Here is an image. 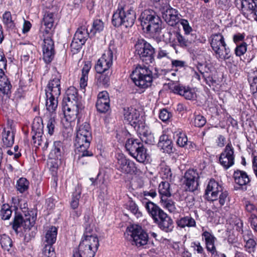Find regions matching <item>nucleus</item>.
Wrapping results in <instances>:
<instances>
[{
  "label": "nucleus",
  "instance_id": "f257e3e1",
  "mask_svg": "<svg viewBox=\"0 0 257 257\" xmlns=\"http://www.w3.org/2000/svg\"><path fill=\"white\" fill-rule=\"evenodd\" d=\"M85 231L79 246L73 250V257H94L99 245L97 236L93 235L94 225L88 215L84 217Z\"/></svg>",
  "mask_w": 257,
  "mask_h": 257
},
{
  "label": "nucleus",
  "instance_id": "f03ea898",
  "mask_svg": "<svg viewBox=\"0 0 257 257\" xmlns=\"http://www.w3.org/2000/svg\"><path fill=\"white\" fill-rule=\"evenodd\" d=\"M67 96L62 102V109L66 121H74L83 108L81 98L78 96L77 89L74 87H69L66 91Z\"/></svg>",
  "mask_w": 257,
  "mask_h": 257
},
{
  "label": "nucleus",
  "instance_id": "7ed1b4c3",
  "mask_svg": "<svg viewBox=\"0 0 257 257\" xmlns=\"http://www.w3.org/2000/svg\"><path fill=\"white\" fill-rule=\"evenodd\" d=\"M136 19V12L133 8L127 7L123 4H119L113 14L112 23L115 27L123 26L130 28L134 25Z\"/></svg>",
  "mask_w": 257,
  "mask_h": 257
},
{
  "label": "nucleus",
  "instance_id": "20e7f679",
  "mask_svg": "<svg viewBox=\"0 0 257 257\" xmlns=\"http://www.w3.org/2000/svg\"><path fill=\"white\" fill-rule=\"evenodd\" d=\"M131 78L136 86L146 89L152 85L154 79L157 76L146 66L138 65L132 71Z\"/></svg>",
  "mask_w": 257,
  "mask_h": 257
},
{
  "label": "nucleus",
  "instance_id": "39448f33",
  "mask_svg": "<svg viewBox=\"0 0 257 257\" xmlns=\"http://www.w3.org/2000/svg\"><path fill=\"white\" fill-rule=\"evenodd\" d=\"M210 43L215 56L218 60H226L230 58V49L227 46L221 34H212L210 37Z\"/></svg>",
  "mask_w": 257,
  "mask_h": 257
},
{
  "label": "nucleus",
  "instance_id": "423d86ee",
  "mask_svg": "<svg viewBox=\"0 0 257 257\" xmlns=\"http://www.w3.org/2000/svg\"><path fill=\"white\" fill-rule=\"evenodd\" d=\"M140 19L143 29L147 32L154 35L161 31V20L154 12L145 10L141 14Z\"/></svg>",
  "mask_w": 257,
  "mask_h": 257
},
{
  "label": "nucleus",
  "instance_id": "0eeeda50",
  "mask_svg": "<svg viewBox=\"0 0 257 257\" xmlns=\"http://www.w3.org/2000/svg\"><path fill=\"white\" fill-rule=\"evenodd\" d=\"M135 48L136 54L145 63L150 64L154 61L155 48L144 39H138Z\"/></svg>",
  "mask_w": 257,
  "mask_h": 257
},
{
  "label": "nucleus",
  "instance_id": "6e6552de",
  "mask_svg": "<svg viewBox=\"0 0 257 257\" xmlns=\"http://www.w3.org/2000/svg\"><path fill=\"white\" fill-rule=\"evenodd\" d=\"M206 194L211 201H216L219 196V203L220 206L225 204L228 199V192L223 191L222 187L214 179H211L206 189Z\"/></svg>",
  "mask_w": 257,
  "mask_h": 257
},
{
  "label": "nucleus",
  "instance_id": "1a4fd4ad",
  "mask_svg": "<svg viewBox=\"0 0 257 257\" xmlns=\"http://www.w3.org/2000/svg\"><path fill=\"white\" fill-rule=\"evenodd\" d=\"M116 53V50L113 46H109L108 50H106L100 58L95 66V69L97 73L106 72L109 71L112 66L114 58V54Z\"/></svg>",
  "mask_w": 257,
  "mask_h": 257
},
{
  "label": "nucleus",
  "instance_id": "9d476101",
  "mask_svg": "<svg viewBox=\"0 0 257 257\" xmlns=\"http://www.w3.org/2000/svg\"><path fill=\"white\" fill-rule=\"evenodd\" d=\"M127 232L136 246L140 247L147 244L149 240L148 235L141 226L131 225L127 227Z\"/></svg>",
  "mask_w": 257,
  "mask_h": 257
},
{
  "label": "nucleus",
  "instance_id": "9b49d317",
  "mask_svg": "<svg viewBox=\"0 0 257 257\" xmlns=\"http://www.w3.org/2000/svg\"><path fill=\"white\" fill-rule=\"evenodd\" d=\"M52 36L51 32L48 30H44L43 46V59L47 63L51 62L54 56V42L51 38Z\"/></svg>",
  "mask_w": 257,
  "mask_h": 257
},
{
  "label": "nucleus",
  "instance_id": "f8f14e48",
  "mask_svg": "<svg viewBox=\"0 0 257 257\" xmlns=\"http://www.w3.org/2000/svg\"><path fill=\"white\" fill-rule=\"evenodd\" d=\"M235 5L246 17L249 14L257 21V0H237Z\"/></svg>",
  "mask_w": 257,
  "mask_h": 257
},
{
  "label": "nucleus",
  "instance_id": "ddd939ff",
  "mask_svg": "<svg viewBox=\"0 0 257 257\" xmlns=\"http://www.w3.org/2000/svg\"><path fill=\"white\" fill-rule=\"evenodd\" d=\"M61 76L59 73L55 71L48 82L45 88L46 96L54 95L59 96L61 94Z\"/></svg>",
  "mask_w": 257,
  "mask_h": 257
},
{
  "label": "nucleus",
  "instance_id": "4468645a",
  "mask_svg": "<svg viewBox=\"0 0 257 257\" xmlns=\"http://www.w3.org/2000/svg\"><path fill=\"white\" fill-rule=\"evenodd\" d=\"M89 37V33L85 26H83L78 28L75 32L70 47L74 52H77L85 43Z\"/></svg>",
  "mask_w": 257,
  "mask_h": 257
},
{
  "label": "nucleus",
  "instance_id": "2eb2a0df",
  "mask_svg": "<svg viewBox=\"0 0 257 257\" xmlns=\"http://www.w3.org/2000/svg\"><path fill=\"white\" fill-rule=\"evenodd\" d=\"M57 235V228L55 226L51 227L45 234V245L43 251V257H53L54 256V249L52 245L56 240Z\"/></svg>",
  "mask_w": 257,
  "mask_h": 257
},
{
  "label": "nucleus",
  "instance_id": "dca6fc26",
  "mask_svg": "<svg viewBox=\"0 0 257 257\" xmlns=\"http://www.w3.org/2000/svg\"><path fill=\"white\" fill-rule=\"evenodd\" d=\"M116 169L124 174H133L136 170L135 163L127 159L123 155L118 154L117 157Z\"/></svg>",
  "mask_w": 257,
  "mask_h": 257
},
{
  "label": "nucleus",
  "instance_id": "f3484780",
  "mask_svg": "<svg viewBox=\"0 0 257 257\" xmlns=\"http://www.w3.org/2000/svg\"><path fill=\"white\" fill-rule=\"evenodd\" d=\"M234 149L231 144L229 143L220 154L219 161L225 169H228L234 164Z\"/></svg>",
  "mask_w": 257,
  "mask_h": 257
},
{
  "label": "nucleus",
  "instance_id": "a211bd4d",
  "mask_svg": "<svg viewBox=\"0 0 257 257\" xmlns=\"http://www.w3.org/2000/svg\"><path fill=\"white\" fill-rule=\"evenodd\" d=\"M199 176L196 170L189 169L184 175L185 184L187 190L189 191H194L198 186V180Z\"/></svg>",
  "mask_w": 257,
  "mask_h": 257
},
{
  "label": "nucleus",
  "instance_id": "6ab92c4d",
  "mask_svg": "<svg viewBox=\"0 0 257 257\" xmlns=\"http://www.w3.org/2000/svg\"><path fill=\"white\" fill-rule=\"evenodd\" d=\"M124 120L135 128L139 127L141 120L140 111L136 108L130 107L123 109Z\"/></svg>",
  "mask_w": 257,
  "mask_h": 257
},
{
  "label": "nucleus",
  "instance_id": "aec40b11",
  "mask_svg": "<svg viewBox=\"0 0 257 257\" xmlns=\"http://www.w3.org/2000/svg\"><path fill=\"white\" fill-rule=\"evenodd\" d=\"M181 16L177 10L170 7L162 12L163 19L171 26H174L177 24L180 21Z\"/></svg>",
  "mask_w": 257,
  "mask_h": 257
},
{
  "label": "nucleus",
  "instance_id": "412c9836",
  "mask_svg": "<svg viewBox=\"0 0 257 257\" xmlns=\"http://www.w3.org/2000/svg\"><path fill=\"white\" fill-rule=\"evenodd\" d=\"M96 107L97 110L101 113H105L109 110V98L106 91H103L98 93Z\"/></svg>",
  "mask_w": 257,
  "mask_h": 257
},
{
  "label": "nucleus",
  "instance_id": "4be33fe9",
  "mask_svg": "<svg viewBox=\"0 0 257 257\" xmlns=\"http://www.w3.org/2000/svg\"><path fill=\"white\" fill-rule=\"evenodd\" d=\"M91 138V136H89L88 138L84 135L76 134L75 146L77 151L84 153L86 149H89Z\"/></svg>",
  "mask_w": 257,
  "mask_h": 257
},
{
  "label": "nucleus",
  "instance_id": "5701e85b",
  "mask_svg": "<svg viewBox=\"0 0 257 257\" xmlns=\"http://www.w3.org/2000/svg\"><path fill=\"white\" fill-rule=\"evenodd\" d=\"M172 90L174 93L182 95L188 100L195 99L197 96L194 90L190 88H186L180 84L174 85Z\"/></svg>",
  "mask_w": 257,
  "mask_h": 257
},
{
  "label": "nucleus",
  "instance_id": "b1692460",
  "mask_svg": "<svg viewBox=\"0 0 257 257\" xmlns=\"http://www.w3.org/2000/svg\"><path fill=\"white\" fill-rule=\"evenodd\" d=\"M4 70H0V92L3 94L8 95L11 93L12 85Z\"/></svg>",
  "mask_w": 257,
  "mask_h": 257
},
{
  "label": "nucleus",
  "instance_id": "393cba45",
  "mask_svg": "<svg viewBox=\"0 0 257 257\" xmlns=\"http://www.w3.org/2000/svg\"><path fill=\"white\" fill-rule=\"evenodd\" d=\"M247 79L254 98L257 99V68L254 67L247 72Z\"/></svg>",
  "mask_w": 257,
  "mask_h": 257
},
{
  "label": "nucleus",
  "instance_id": "a878e982",
  "mask_svg": "<svg viewBox=\"0 0 257 257\" xmlns=\"http://www.w3.org/2000/svg\"><path fill=\"white\" fill-rule=\"evenodd\" d=\"M46 107L49 115H56V110L58 106V98L59 96L54 95L46 96Z\"/></svg>",
  "mask_w": 257,
  "mask_h": 257
},
{
  "label": "nucleus",
  "instance_id": "bb28decb",
  "mask_svg": "<svg viewBox=\"0 0 257 257\" xmlns=\"http://www.w3.org/2000/svg\"><path fill=\"white\" fill-rule=\"evenodd\" d=\"M202 237L205 241L207 250L209 252L214 251L216 248L214 243L216 240V238L214 235L211 232L205 230L203 232Z\"/></svg>",
  "mask_w": 257,
  "mask_h": 257
},
{
  "label": "nucleus",
  "instance_id": "cd10ccee",
  "mask_svg": "<svg viewBox=\"0 0 257 257\" xmlns=\"http://www.w3.org/2000/svg\"><path fill=\"white\" fill-rule=\"evenodd\" d=\"M131 156L140 163H144L146 160L147 158V151L142 143L138 146L137 149H135V151L132 153Z\"/></svg>",
  "mask_w": 257,
  "mask_h": 257
},
{
  "label": "nucleus",
  "instance_id": "c85d7f7f",
  "mask_svg": "<svg viewBox=\"0 0 257 257\" xmlns=\"http://www.w3.org/2000/svg\"><path fill=\"white\" fill-rule=\"evenodd\" d=\"M157 223L160 229L166 232H170L172 231L174 228L173 220L167 214L166 217L162 218L160 221Z\"/></svg>",
  "mask_w": 257,
  "mask_h": 257
},
{
  "label": "nucleus",
  "instance_id": "c756f323",
  "mask_svg": "<svg viewBox=\"0 0 257 257\" xmlns=\"http://www.w3.org/2000/svg\"><path fill=\"white\" fill-rule=\"evenodd\" d=\"M63 144L61 141H55L54 142L53 148L52 150L49 157L55 160H60L63 152Z\"/></svg>",
  "mask_w": 257,
  "mask_h": 257
},
{
  "label": "nucleus",
  "instance_id": "7c9ffc66",
  "mask_svg": "<svg viewBox=\"0 0 257 257\" xmlns=\"http://www.w3.org/2000/svg\"><path fill=\"white\" fill-rule=\"evenodd\" d=\"M90 62H85L81 70V77L80 79V86L82 89H85L87 85L88 74L91 69Z\"/></svg>",
  "mask_w": 257,
  "mask_h": 257
},
{
  "label": "nucleus",
  "instance_id": "2f4dec72",
  "mask_svg": "<svg viewBox=\"0 0 257 257\" xmlns=\"http://www.w3.org/2000/svg\"><path fill=\"white\" fill-rule=\"evenodd\" d=\"M233 178L235 182L240 186L245 185L250 182L248 176L243 171L237 170L234 171Z\"/></svg>",
  "mask_w": 257,
  "mask_h": 257
},
{
  "label": "nucleus",
  "instance_id": "473e14b6",
  "mask_svg": "<svg viewBox=\"0 0 257 257\" xmlns=\"http://www.w3.org/2000/svg\"><path fill=\"white\" fill-rule=\"evenodd\" d=\"M158 146L160 147L164 152L168 153H171L172 151V142L169 137L166 135H162L160 137Z\"/></svg>",
  "mask_w": 257,
  "mask_h": 257
},
{
  "label": "nucleus",
  "instance_id": "72a5a7b5",
  "mask_svg": "<svg viewBox=\"0 0 257 257\" xmlns=\"http://www.w3.org/2000/svg\"><path fill=\"white\" fill-rule=\"evenodd\" d=\"M97 73L98 74L96 75L97 84L100 86L107 87L109 85L111 72L107 71L106 72Z\"/></svg>",
  "mask_w": 257,
  "mask_h": 257
},
{
  "label": "nucleus",
  "instance_id": "f704fd0d",
  "mask_svg": "<svg viewBox=\"0 0 257 257\" xmlns=\"http://www.w3.org/2000/svg\"><path fill=\"white\" fill-rule=\"evenodd\" d=\"M173 35L174 36V41L178 46L183 47L186 48L189 47L192 43V41L188 40L187 38H185L179 32H173Z\"/></svg>",
  "mask_w": 257,
  "mask_h": 257
},
{
  "label": "nucleus",
  "instance_id": "c9c22d12",
  "mask_svg": "<svg viewBox=\"0 0 257 257\" xmlns=\"http://www.w3.org/2000/svg\"><path fill=\"white\" fill-rule=\"evenodd\" d=\"M170 187V184L168 182L162 181L160 183L158 191L161 199L171 197V193Z\"/></svg>",
  "mask_w": 257,
  "mask_h": 257
},
{
  "label": "nucleus",
  "instance_id": "e433bc0d",
  "mask_svg": "<svg viewBox=\"0 0 257 257\" xmlns=\"http://www.w3.org/2000/svg\"><path fill=\"white\" fill-rule=\"evenodd\" d=\"M178 226L181 228L185 227H192L196 226V221L194 219L190 216H186L180 218L177 221Z\"/></svg>",
  "mask_w": 257,
  "mask_h": 257
},
{
  "label": "nucleus",
  "instance_id": "4c0bfd02",
  "mask_svg": "<svg viewBox=\"0 0 257 257\" xmlns=\"http://www.w3.org/2000/svg\"><path fill=\"white\" fill-rule=\"evenodd\" d=\"M43 127L42 120L40 118H35L32 125V135H43Z\"/></svg>",
  "mask_w": 257,
  "mask_h": 257
},
{
  "label": "nucleus",
  "instance_id": "58836bf2",
  "mask_svg": "<svg viewBox=\"0 0 257 257\" xmlns=\"http://www.w3.org/2000/svg\"><path fill=\"white\" fill-rule=\"evenodd\" d=\"M14 134L10 131H5L3 134V142L4 146L6 147H10L14 143Z\"/></svg>",
  "mask_w": 257,
  "mask_h": 257
},
{
  "label": "nucleus",
  "instance_id": "ea45409f",
  "mask_svg": "<svg viewBox=\"0 0 257 257\" xmlns=\"http://www.w3.org/2000/svg\"><path fill=\"white\" fill-rule=\"evenodd\" d=\"M29 185V181L26 178L21 177L17 181L16 188L20 193H23L28 190Z\"/></svg>",
  "mask_w": 257,
  "mask_h": 257
},
{
  "label": "nucleus",
  "instance_id": "a19ab883",
  "mask_svg": "<svg viewBox=\"0 0 257 257\" xmlns=\"http://www.w3.org/2000/svg\"><path fill=\"white\" fill-rule=\"evenodd\" d=\"M83 152L81 151H77L78 154V163L82 165H86L89 162V159L87 157H93V153L89 150V149H86V151Z\"/></svg>",
  "mask_w": 257,
  "mask_h": 257
},
{
  "label": "nucleus",
  "instance_id": "79ce46f5",
  "mask_svg": "<svg viewBox=\"0 0 257 257\" xmlns=\"http://www.w3.org/2000/svg\"><path fill=\"white\" fill-rule=\"evenodd\" d=\"M81 190L79 187H76L75 191L72 195V199L70 201V206L73 209H76L79 206V199L81 197Z\"/></svg>",
  "mask_w": 257,
  "mask_h": 257
},
{
  "label": "nucleus",
  "instance_id": "37998d69",
  "mask_svg": "<svg viewBox=\"0 0 257 257\" xmlns=\"http://www.w3.org/2000/svg\"><path fill=\"white\" fill-rule=\"evenodd\" d=\"M3 22L8 29L13 30L15 28L14 20H13L11 13L10 12H6L3 14Z\"/></svg>",
  "mask_w": 257,
  "mask_h": 257
},
{
  "label": "nucleus",
  "instance_id": "c03bdc74",
  "mask_svg": "<svg viewBox=\"0 0 257 257\" xmlns=\"http://www.w3.org/2000/svg\"><path fill=\"white\" fill-rule=\"evenodd\" d=\"M160 202L161 205L170 212L175 213L177 212L175 202L168 198H162L161 199Z\"/></svg>",
  "mask_w": 257,
  "mask_h": 257
},
{
  "label": "nucleus",
  "instance_id": "a18cd8bd",
  "mask_svg": "<svg viewBox=\"0 0 257 257\" xmlns=\"http://www.w3.org/2000/svg\"><path fill=\"white\" fill-rule=\"evenodd\" d=\"M141 140L146 144L154 145L156 143V138L151 132L146 130L141 135Z\"/></svg>",
  "mask_w": 257,
  "mask_h": 257
},
{
  "label": "nucleus",
  "instance_id": "49530a36",
  "mask_svg": "<svg viewBox=\"0 0 257 257\" xmlns=\"http://www.w3.org/2000/svg\"><path fill=\"white\" fill-rule=\"evenodd\" d=\"M0 243L2 248L8 251L10 250L13 245L12 239L6 234H3L0 236Z\"/></svg>",
  "mask_w": 257,
  "mask_h": 257
},
{
  "label": "nucleus",
  "instance_id": "de8ad7c7",
  "mask_svg": "<svg viewBox=\"0 0 257 257\" xmlns=\"http://www.w3.org/2000/svg\"><path fill=\"white\" fill-rule=\"evenodd\" d=\"M53 14L52 13H47L43 18V24L45 26V30H48L52 33L51 29L54 24Z\"/></svg>",
  "mask_w": 257,
  "mask_h": 257
},
{
  "label": "nucleus",
  "instance_id": "09e8293b",
  "mask_svg": "<svg viewBox=\"0 0 257 257\" xmlns=\"http://www.w3.org/2000/svg\"><path fill=\"white\" fill-rule=\"evenodd\" d=\"M141 143L139 140L133 139L127 140L125 143V148L130 155L135 151V149H137V147Z\"/></svg>",
  "mask_w": 257,
  "mask_h": 257
},
{
  "label": "nucleus",
  "instance_id": "8fccbe9b",
  "mask_svg": "<svg viewBox=\"0 0 257 257\" xmlns=\"http://www.w3.org/2000/svg\"><path fill=\"white\" fill-rule=\"evenodd\" d=\"M76 134L84 135L86 137H89L91 136V132L90 125L88 123L85 122L83 124L80 125L77 130Z\"/></svg>",
  "mask_w": 257,
  "mask_h": 257
},
{
  "label": "nucleus",
  "instance_id": "3c124183",
  "mask_svg": "<svg viewBox=\"0 0 257 257\" xmlns=\"http://www.w3.org/2000/svg\"><path fill=\"white\" fill-rule=\"evenodd\" d=\"M12 211L10 206L8 204H4L0 211L1 218L3 220H8L12 215Z\"/></svg>",
  "mask_w": 257,
  "mask_h": 257
},
{
  "label": "nucleus",
  "instance_id": "603ef678",
  "mask_svg": "<svg viewBox=\"0 0 257 257\" xmlns=\"http://www.w3.org/2000/svg\"><path fill=\"white\" fill-rule=\"evenodd\" d=\"M204 68H205V67L202 64H200L197 66V69L202 77L205 80L207 83L210 85L211 83L212 84L214 81H213L212 77L210 76L209 73L204 71Z\"/></svg>",
  "mask_w": 257,
  "mask_h": 257
},
{
  "label": "nucleus",
  "instance_id": "864d4df0",
  "mask_svg": "<svg viewBox=\"0 0 257 257\" xmlns=\"http://www.w3.org/2000/svg\"><path fill=\"white\" fill-rule=\"evenodd\" d=\"M245 244L244 245L245 250L249 253L254 252L256 249V242L252 238L246 239L244 238Z\"/></svg>",
  "mask_w": 257,
  "mask_h": 257
},
{
  "label": "nucleus",
  "instance_id": "5fc2aeb1",
  "mask_svg": "<svg viewBox=\"0 0 257 257\" xmlns=\"http://www.w3.org/2000/svg\"><path fill=\"white\" fill-rule=\"evenodd\" d=\"M104 29V24L103 22L99 19H96L93 21L92 27L90 30V32L93 35L96 33H100Z\"/></svg>",
  "mask_w": 257,
  "mask_h": 257
},
{
  "label": "nucleus",
  "instance_id": "6e6d98bb",
  "mask_svg": "<svg viewBox=\"0 0 257 257\" xmlns=\"http://www.w3.org/2000/svg\"><path fill=\"white\" fill-rule=\"evenodd\" d=\"M56 115H49V119L47 124V128L48 133L52 136L54 132L55 125L56 124Z\"/></svg>",
  "mask_w": 257,
  "mask_h": 257
},
{
  "label": "nucleus",
  "instance_id": "4d7b16f0",
  "mask_svg": "<svg viewBox=\"0 0 257 257\" xmlns=\"http://www.w3.org/2000/svg\"><path fill=\"white\" fill-rule=\"evenodd\" d=\"M36 218V217L35 216L31 217L30 215H26L23 224L24 228L30 230L35 224Z\"/></svg>",
  "mask_w": 257,
  "mask_h": 257
},
{
  "label": "nucleus",
  "instance_id": "13d9d810",
  "mask_svg": "<svg viewBox=\"0 0 257 257\" xmlns=\"http://www.w3.org/2000/svg\"><path fill=\"white\" fill-rule=\"evenodd\" d=\"M157 59H158L160 62H163V61H166V64H168L170 61V58L169 56V53L167 52L166 50H163L162 49H159L158 52Z\"/></svg>",
  "mask_w": 257,
  "mask_h": 257
},
{
  "label": "nucleus",
  "instance_id": "bf43d9fd",
  "mask_svg": "<svg viewBox=\"0 0 257 257\" xmlns=\"http://www.w3.org/2000/svg\"><path fill=\"white\" fill-rule=\"evenodd\" d=\"M145 207L147 210L148 213L151 217L153 215H155L157 209L159 208V206L151 201H147L145 203Z\"/></svg>",
  "mask_w": 257,
  "mask_h": 257
},
{
  "label": "nucleus",
  "instance_id": "052dcab7",
  "mask_svg": "<svg viewBox=\"0 0 257 257\" xmlns=\"http://www.w3.org/2000/svg\"><path fill=\"white\" fill-rule=\"evenodd\" d=\"M23 217L21 215H17L15 216L13 223V228L17 234L18 233V228L21 226H23L24 222Z\"/></svg>",
  "mask_w": 257,
  "mask_h": 257
},
{
  "label": "nucleus",
  "instance_id": "680f3d73",
  "mask_svg": "<svg viewBox=\"0 0 257 257\" xmlns=\"http://www.w3.org/2000/svg\"><path fill=\"white\" fill-rule=\"evenodd\" d=\"M176 143L180 147L184 148L187 145L188 139L186 135L182 133L176 134Z\"/></svg>",
  "mask_w": 257,
  "mask_h": 257
},
{
  "label": "nucleus",
  "instance_id": "e2e57ef3",
  "mask_svg": "<svg viewBox=\"0 0 257 257\" xmlns=\"http://www.w3.org/2000/svg\"><path fill=\"white\" fill-rule=\"evenodd\" d=\"M46 140L45 136L38 135L37 134L32 135V143L34 146L37 148L43 145V142Z\"/></svg>",
  "mask_w": 257,
  "mask_h": 257
},
{
  "label": "nucleus",
  "instance_id": "0e129e2a",
  "mask_svg": "<svg viewBox=\"0 0 257 257\" xmlns=\"http://www.w3.org/2000/svg\"><path fill=\"white\" fill-rule=\"evenodd\" d=\"M193 123L194 125L196 127H202L206 123V119L203 116L201 115H195Z\"/></svg>",
  "mask_w": 257,
  "mask_h": 257
},
{
  "label": "nucleus",
  "instance_id": "69168bd1",
  "mask_svg": "<svg viewBox=\"0 0 257 257\" xmlns=\"http://www.w3.org/2000/svg\"><path fill=\"white\" fill-rule=\"evenodd\" d=\"M246 43L245 42H242L240 45L237 46L235 50V52L237 56H240L246 52Z\"/></svg>",
  "mask_w": 257,
  "mask_h": 257
},
{
  "label": "nucleus",
  "instance_id": "338daca9",
  "mask_svg": "<svg viewBox=\"0 0 257 257\" xmlns=\"http://www.w3.org/2000/svg\"><path fill=\"white\" fill-rule=\"evenodd\" d=\"M157 212L155 215H153L152 218L153 219L154 222L157 223L158 221L163 218L166 217L167 214L160 207L157 209Z\"/></svg>",
  "mask_w": 257,
  "mask_h": 257
},
{
  "label": "nucleus",
  "instance_id": "774afa93",
  "mask_svg": "<svg viewBox=\"0 0 257 257\" xmlns=\"http://www.w3.org/2000/svg\"><path fill=\"white\" fill-rule=\"evenodd\" d=\"M180 24L183 27V30L186 35L189 34L192 30L191 27L190 26L189 22L187 20L185 19L180 20Z\"/></svg>",
  "mask_w": 257,
  "mask_h": 257
}]
</instances>
